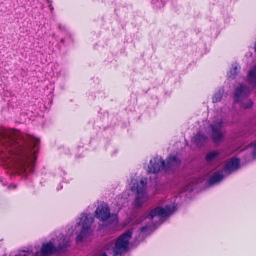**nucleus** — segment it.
Here are the masks:
<instances>
[{
    "label": "nucleus",
    "mask_w": 256,
    "mask_h": 256,
    "mask_svg": "<svg viewBox=\"0 0 256 256\" xmlns=\"http://www.w3.org/2000/svg\"><path fill=\"white\" fill-rule=\"evenodd\" d=\"M40 140L17 130H0V160L20 174L32 171Z\"/></svg>",
    "instance_id": "nucleus-1"
},
{
    "label": "nucleus",
    "mask_w": 256,
    "mask_h": 256,
    "mask_svg": "<svg viewBox=\"0 0 256 256\" xmlns=\"http://www.w3.org/2000/svg\"><path fill=\"white\" fill-rule=\"evenodd\" d=\"M72 239L69 236H62L59 239L53 240L44 244L40 252H36L34 256H48L54 252L63 250L70 245Z\"/></svg>",
    "instance_id": "nucleus-2"
},
{
    "label": "nucleus",
    "mask_w": 256,
    "mask_h": 256,
    "mask_svg": "<svg viewBox=\"0 0 256 256\" xmlns=\"http://www.w3.org/2000/svg\"><path fill=\"white\" fill-rule=\"evenodd\" d=\"M147 180L146 178H140L138 180L132 178L130 184V190L136 194V196L134 200V208L140 207L148 199L146 192Z\"/></svg>",
    "instance_id": "nucleus-3"
},
{
    "label": "nucleus",
    "mask_w": 256,
    "mask_h": 256,
    "mask_svg": "<svg viewBox=\"0 0 256 256\" xmlns=\"http://www.w3.org/2000/svg\"><path fill=\"white\" fill-rule=\"evenodd\" d=\"M176 208L174 204L166 206L164 208L158 206L152 210L148 215H146L142 220H138L137 222L140 223L144 220H146V222H150V221L156 222L157 221L162 222L164 218H166L172 214Z\"/></svg>",
    "instance_id": "nucleus-4"
},
{
    "label": "nucleus",
    "mask_w": 256,
    "mask_h": 256,
    "mask_svg": "<svg viewBox=\"0 0 256 256\" xmlns=\"http://www.w3.org/2000/svg\"><path fill=\"white\" fill-rule=\"evenodd\" d=\"M132 232L128 230L122 234L114 243L109 242L106 246V249L112 252L114 256L121 254L126 252L128 248L129 240L132 236Z\"/></svg>",
    "instance_id": "nucleus-5"
},
{
    "label": "nucleus",
    "mask_w": 256,
    "mask_h": 256,
    "mask_svg": "<svg viewBox=\"0 0 256 256\" xmlns=\"http://www.w3.org/2000/svg\"><path fill=\"white\" fill-rule=\"evenodd\" d=\"M226 122L221 118L216 120L208 127V133L214 144H219L224 138Z\"/></svg>",
    "instance_id": "nucleus-6"
},
{
    "label": "nucleus",
    "mask_w": 256,
    "mask_h": 256,
    "mask_svg": "<svg viewBox=\"0 0 256 256\" xmlns=\"http://www.w3.org/2000/svg\"><path fill=\"white\" fill-rule=\"evenodd\" d=\"M250 94V88L245 84H242L236 88L234 101L240 103L242 108H248L253 104L252 100L248 98Z\"/></svg>",
    "instance_id": "nucleus-7"
},
{
    "label": "nucleus",
    "mask_w": 256,
    "mask_h": 256,
    "mask_svg": "<svg viewBox=\"0 0 256 256\" xmlns=\"http://www.w3.org/2000/svg\"><path fill=\"white\" fill-rule=\"evenodd\" d=\"M94 218L92 215L83 213L77 222L78 226L80 227V232L76 238L77 242L82 241L85 238L92 234L91 224L93 222Z\"/></svg>",
    "instance_id": "nucleus-8"
},
{
    "label": "nucleus",
    "mask_w": 256,
    "mask_h": 256,
    "mask_svg": "<svg viewBox=\"0 0 256 256\" xmlns=\"http://www.w3.org/2000/svg\"><path fill=\"white\" fill-rule=\"evenodd\" d=\"M95 216L100 220L107 222L109 224H116L118 222V215L116 214H110L108 206L105 203L97 207Z\"/></svg>",
    "instance_id": "nucleus-9"
},
{
    "label": "nucleus",
    "mask_w": 256,
    "mask_h": 256,
    "mask_svg": "<svg viewBox=\"0 0 256 256\" xmlns=\"http://www.w3.org/2000/svg\"><path fill=\"white\" fill-rule=\"evenodd\" d=\"M164 168V161L161 157L156 156L150 160L147 170L149 173L156 174Z\"/></svg>",
    "instance_id": "nucleus-10"
},
{
    "label": "nucleus",
    "mask_w": 256,
    "mask_h": 256,
    "mask_svg": "<svg viewBox=\"0 0 256 256\" xmlns=\"http://www.w3.org/2000/svg\"><path fill=\"white\" fill-rule=\"evenodd\" d=\"M240 160L234 157L231 158L224 165L222 170L226 174H230L238 170L240 168Z\"/></svg>",
    "instance_id": "nucleus-11"
},
{
    "label": "nucleus",
    "mask_w": 256,
    "mask_h": 256,
    "mask_svg": "<svg viewBox=\"0 0 256 256\" xmlns=\"http://www.w3.org/2000/svg\"><path fill=\"white\" fill-rule=\"evenodd\" d=\"M180 164V160L176 156H170L166 160L164 168L167 170H172L179 166Z\"/></svg>",
    "instance_id": "nucleus-12"
},
{
    "label": "nucleus",
    "mask_w": 256,
    "mask_h": 256,
    "mask_svg": "<svg viewBox=\"0 0 256 256\" xmlns=\"http://www.w3.org/2000/svg\"><path fill=\"white\" fill-rule=\"evenodd\" d=\"M226 176L227 174H224L222 170L220 171L216 172L210 176L208 182L210 186L217 184Z\"/></svg>",
    "instance_id": "nucleus-13"
},
{
    "label": "nucleus",
    "mask_w": 256,
    "mask_h": 256,
    "mask_svg": "<svg viewBox=\"0 0 256 256\" xmlns=\"http://www.w3.org/2000/svg\"><path fill=\"white\" fill-rule=\"evenodd\" d=\"M192 141L197 146H200L208 141V138L202 132H199L193 137Z\"/></svg>",
    "instance_id": "nucleus-14"
},
{
    "label": "nucleus",
    "mask_w": 256,
    "mask_h": 256,
    "mask_svg": "<svg viewBox=\"0 0 256 256\" xmlns=\"http://www.w3.org/2000/svg\"><path fill=\"white\" fill-rule=\"evenodd\" d=\"M240 66L236 63L232 64L229 72L228 73V76L232 78H234L238 74Z\"/></svg>",
    "instance_id": "nucleus-15"
},
{
    "label": "nucleus",
    "mask_w": 256,
    "mask_h": 256,
    "mask_svg": "<svg viewBox=\"0 0 256 256\" xmlns=\"http://www.w3.org/2000/svg\"><path fill=\"white\" fill-rule=\"evenodd\" d=\"M248 80L250 84H256V66L249 72Z\"/></svg>",
    "instance_id": "nucleus-16"
},
{
    "label": "nucleus",
    "mask_w": 256,
    "mask_h": 256,
    "mask_svg": "<svg viewBox=\"0 0 256 256\" xmlns=\"http://www.w3.org/2000/svg\"><path fill=\"white\" fill-rule=\"evenodd\" d=\"M218 154L219 152L217 151H213L208 153L206 156V160L209 162L214 160Z\"/></svg>",
    "instance_id": "nucleus-17"
},
{
    "label": "nucleus",
    "mask_w": 256,
    "mask_h": 256,
    "mask_svg": "<svg viewBox=\"0 0 256 256\" xmlns=\"http://www.w3.org/2000/svg\"><path fill=\"white\" fill-rule=\"evenodd\" d=\"M194 182H196V180H192L184 188L182 191L188 192L192 191L194 188Z\"/></svg>",
    "instance_id": "nucleus-18"
},
{
    "label": "nucleus",
    "mask_w": 256,
    "mask_h": 256,
    "mask_svg": "<svg viewBox=\"0 0 256 256\" xmlns=\"http://www.w3.org/2000/svg\"><path fill=\"white\" fill-rule=\"evenodd\" d=\"M222 93L220 91L216 92L212 97V102H217L221 100Z\"/></svg>",
    "instance_id": "nucleus-19"
},
{
    "label": "nucleus",
    "mask_w": 256,
    "mask_h": 256,
    "mask_svg": "<svg viewBox=\"0 0 256 256\" xmlns=\"http://www.w3.org/2000/svg\"><path fill=\"white\" fill-rule=\"evenodd\" d=\"M152 2L158 8H161L164 6L163 0H152Z\"/></svg>",
    "instance_id": "nucleus-20"
},
{
    "label": "nucleus",
    "mask_w": 256,
    "mask_h": 256,
    "mask_svg": "<svg viewBox=\"0 0 256 256\" xmlns=\"http://www.w3.org/2000/svg\"><path fill=\"white\" fill-rule=\"evenodd\" d=\"M152 229L151 224L146 225L145 226H144L140 228V232H144L148 230H150Z\"/></svg>",
    "instance_id": "nucleus-21"
},
{
    "label": "nucleus",
    "mask_w": 256,
    "mask_h": 256,
    "mask_svg": "<svg viewBox=\"0 0 256 256\" xmlns=\"http://www.w3.org/2000/svg\"><path fill=\"white\" fill-rule=\"evenodd\" d=\"M250 146L253 148L252 153L254 156L256 157V141L250 144Z\"/></svg>",
    "instance_id": "nucleus-22"
},
{
    "label": "nucleus",
    "mask_w": 256,
    "mask_h": 256,
    "mask_svg": "<svg viewBox=\"0 0 256 256\" xmlns=\"http://www.w3.org/2000/svg\"><path fill=\"white\" fill-rule=\"evenodd\" d=\"M8 188H16V185L12 184V185L9 186Z\"/></svg>",
    "instance_id": "nucleus-23"
},
{
    "label": "nucleus",
    "mask_w": 256,
    "mask_h": 256,
    "mask_svg": "<svg viewBox=\"0 0 256 256\" xmlns=\"http://www.w3.org/2000/svg\"><path fill=\"white\" fill-rule=\"evenodd\" d=\"M73 232H74L73 230H68V233L70 234V236H71Z\"/></svg>",
    "instance_id": "nucleus-24"
},
{
    "label": "nucleus",
    "mask_w": 256,
    "mask_h": 256,
    "mask_svg": "<svg viewBox=\"0 0 256 256\" xmlns=\"http://www.w3.org/2000/svg\"><path fill=\"white\" fill-rule=\"evenodd\" d=\"M98 256H107L104 254H102Z\"/></svg>",
    "instance_id": "nucleus-25"
},
{
    "label": "nucleus",
    "mask_w": 256,
    "mask_h": 256,
    "mask_svg": "<svg viewBox=\"0 0 256 256\" xmlns=\"http://www.w3.org/2000/svg\"><path fill=\"white\" fill-rule=\"evenodd\" d=\"M59 28H61L60 25L59 26Z\"/></svg>",
    "instance_id": "nucleus-26"
}]
</instances>
